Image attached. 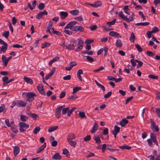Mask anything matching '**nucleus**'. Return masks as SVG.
Masks as SVG:
<instances>
[{"instance_id":"obj_1","label":"nucleus","mask_w":160,"mask_h":160,"mask_svg":"<svg viewBox=\"0 0 160 160\" xmlns=\"http://www.w3.org/2000/svg\"><path fill=\"white\" fill-rule=\"evenodd\" d=\"M22 96L24 98H27V101L29 102H32L34 99V97L36 96L35 93L33 92H24L23 93Z\"/></svg>"},{"instance_id":"obj_2","label":"nucleus","mask_w":160,"mask_h":160,"mask_svg":"<svg viewBox=\"0 0 160 160\" xmlns=\"http://www.w3.org/2000/svg\"><path fill=\"white\" fill-rule=\"evenodd\" d=\"M20 127L19 130L20 132H23L29 127V125L24 122H20L19 123Z\"/></svg>"},{"instance_id":"obj_3","label":"nucleus","mask_w":160,"mask_h":160,"mask_svg":"<svg viewBox=\"0 0 160 160\" xmlns=\"http://www.w3.org/2000/svg\"><path fill=\"white\" fill-rule=\"evenodd\" d=\"M64 106H62L57 108L55 111V115L57 118H59L61 116V112Z\"/></svg>"},{"instance_id":"obj_4","label":"nucleus","mask_w":160,"mask_h":160,"mask_svg":"<svg viewBox=\"0 0 160 160\" xmlns=\"http://www.w3.org/2000/svg\"><path fill=\"white\" fill-rule=\"evenodd\" d=\"M83 28L80 26H74L72 29V31H75V32H82L84 31Z\"/></svg>"},{"instance_id":"obj_5","label":"nucleus","mask_w":160,"mask_h":160,"mask_svg":"<svg viewBox=\"0 0 160 160\" xmlns=\"http://www.w3.org/2000/svg\"><path fill=\"white\" fill-rule=\"evenodd\" d=\"M17 106L19 107L25 106L27 103L22 100H16Z\"/></svg>"},{"instance_id":"obj_6","label":"nucleus","mask_w":160,"mask_h":160,"mask_svg":"<svg viewBox=\"0 0 160 160\" xmlns=\"http://www.w3.org/2000/svg\"><path fill=\"white\" fill-rule=\"evenodd\" d=\"M37 88L40 93L44 96L46 95L45 92L43 90V86L42 85L39 84L37 87Z\"/></svg>"},{"instance_id":"obj_7","label":"nucleus","mask_w":160,"mask_h":160,"mask_svg":"<svg viewBox=\"0 0 160 160\" xmlns=\"http://www.w3.org/2000/svg\"><path fill=\"white\" fill-rule=\"evenodd\" d=\"M47 12L45 10H44L43 12H40L38 13L36 16V18L37 19H40L44 15H47Z\"/></svg>"},{"instance_id":"obj_8","label":"nucleus","mask_w":160,"mask_h":160,"mask_svg":"<svg viewBox=\"0 0 160 160\" xmlns=\"http://www.w3.org/2000/svg\"><path fill=\"white\" fill-rule=\"evenodd\" d=\"M52 22L51 20L49 21L48 26L46 28V32L49 33L51 35H52L50 29L52 28Z\"/></svg>"},{"instance_id":"obj_9","label":"nucleus","mask_w":160,"mask_h":160,"mask_svg":"<svg viewBox=\"0 0 160 160\" xmlns=\"http://www.w3.org/2000/svg\"><path fill=\"white\" fill-rule=\"evenodd\" d=\"M83 41L82 40H79L78 41V48H77L75 51H79V49L81 50L83 48Z\"/></svg>"},{"instance_id":"obj_10","label":"nucleus","mask_w":160,"mask_h":160,"mask_svg":"<svg viewBox=\"0 0 160 160\" xmlns=\"http://www.w3.org/2000/svg\"><path fill=\"white\" fill-rule=\"evenodd\" d=\"M60 18L62 19H65L68 16V13L65 12L61 11L59 13Z\"/></svg>"},{"instance_id":"obj_11","label":"nucleus","mask_w":160,"mask_h":160,"mask_svg":"<svg viewBox=\"0 0 160 160\" xmlns=\"http://www.w3.org/2000/svg\"><path fill=\"white\" fill-rule=\"evenodd\" d=\"M109 35L112 37L116 38H121V36L117 32L114 31H111L109 32Z\"/></svg>"},{"instance_id":"obj_12","label":"nucleus","mask_w":160,"mask_h":160,"mask_svg":"<svg viewBox=\"0 0 160 160\" xmlns=\"http://www.w3.org/2000/svg\"><path fill=\"white\" fill-rule=\"evenodd\" d=\"M128 121L125 118H123L120 122L119 124L121 125V127H125L126 124L128 123Z\"/></svg>"},{"instance_id":"obj_13","label":"nucleus","mask_w":160,"mask_h":160,"mask_svg":"<svg viewBox=\"0 0 160 160\" xmlns=\"http://www.w3.org/2000/svg\"><path fill=\"white\" fill-rule=\"evenodd\" d=\"M75 137L74 134L73 133H69L67 136V141L72 140V139H75Z\"/></svg>"},{"instance_id":"obj_14","label":"nucleus","mask_w":160,"mask_h":160,"mask_svg":"<svg viewBox=\"0 0 160 160\" xmlns=\"http://www.w3.org/2000/svg\"><path fill=\"white\" fill-rule=\"evenodd\" d=\"M19 148L17 146H15L13 148V153L14 156L17 155L19 152Z\"/></svg>"},{"instance_id":"obj_15","label":"nucleus","mask_w":160,"mask_h":160,"mask_svg":"<svg viewBox=\"0 0 160 160\" xmlns=\"http://www.w3.org/2000/svg\"><path fill=\"white\" fill-rule=\"evenodd\" d=\"M2 60L4 65L6 66L8 62L6 57L4 55H2Z\"/></svg>"},{"instance_id":"obj_16","label":"nucleus","mask_w":160,"mask_h":160,"mask_svg":"<svg viewBox=\"0 0 160 160\" xmlns=\"http://www.w3.org/2000/svg\"><path fill=\"white\" fill-rule=\"evenodd\" d=\"M59 59V58L58 57H56L55 58H53L49 63V66H51L52 64L56 61H58Z\"/></svg>"},{"instance_id":"obj_17","label":"nucleus","mask_w":160,"mask_h":160,"mask_svg":"<svg viewBox=\"0 0 160 160\" xmlns=\"http://www.w3.org/2000/svg\"><path fill=\"white\" fill-rule=\"evenodd\" d=\"M123 12L128 15H130V9L128 8V5H125L124 7L123 8Z\"/></svg>"},{"instance_id":"obj_18","label":"nucleus","mask_w":160,"mask_h":160,"mask_svg":"<svg viewBox=\"0 0 160 160\" xmlns=\"http://www.w3.org/2000/svg\"><path fill=\"white\" fill-rule=\"evenodd\" d=\"M98 128V124L97 123H94L92 129L91 131V132L92 133H94L96 132Z\"/></svg>"},{"instance_id":"obj_19","label":"nucleus","mask_w":160,"mask_h":160,"mask_svg":"<svg viewBox=\"0 0 160 160\" xmlns=\"http://www.w3.org/2000/svg\"><path fill=\"white\" fill-rule=\"evenodd\" d=\"M52 158L54 159L60 160L61 158V156L60 155L59 153H55L52 157Z\"/></svg>"},{"instance_id":"obj_20","label":"nucleus","mask_w":160,"mask_h":160,"mask_svg":"<svg viewBox=\"0 0 160 160\" xmlns=\"http://www.w3.org/2000/svg\"><path fill=\"white\" fill-rule=\"evenodd\" d=\"M95 82L96 84L100 88H101L102 90L104 92L105 91V89L104 86L102 85V84L99 83L97 81L95 80Z\"/></svg>"},{"instance_id":"obj_21","label":"nucleus","mask_w":160,"mask_h":160,"mask_svg":"<svg viewBox=\"0 0 160 160\" xmlns=\"http://www.w3.org/2000/svg\"><path fill=\"white\" fill-rule=\"evenodd\" d=\"M119 148L122 149H127V150H130L131 148V146H129L127 145H124L122 146H120L119 147Z\"/></svg>"},{"instance_id":"obj_22","label":"nucleus","mask_w":160,"mask_h":160,"mask_svg":"<svg viewBox=\"0 0 160 160\" xmlns=\"http://www.w3.org/2000/svg\"><path fill=\"white\" fill-rule=\"evenodd\" d=\"M24 80L28 83H29L31 84L33 83V80L28 78L26 77H24L23 78Z\"/></svg>"},{"instance_id":"obj_23","label":"nucleus","mask_w":160,"mask_h":160,"mask_svg":"<svg viewBox=\"0 0 160 160\" xmlns=\"http://www.w3.org/2000/svg\"><path fill=\"white\" fill-rule=\"evenodd\" d=\"M90 5L94 7L97 8L101 6L102 5V3L100 1H98L95 2L93 4H91Z\"/></svg>"},{"instance_id":"obj_24","label":"nucleus","mask_w":160,"mask_h":160,"mask_svg":"<svg viewBox=\"0 0 160 160\" xmlns=\"http://www.w3.org/2000/svg\"><path fill=\"white\" fill-rule=\"evenodd\" d=\"M150 137L152 141L153 142H155L157 141L156 136L154 133H151L150 135Z\"/></svg>"},{"instance_id":"obj_25","label":"nucleus","mask_w":160,"mask_h":160,"mask_svg":"<svg viewBox=\"0 0 160 160\" xmlns=\"http://www.w3.org/2000/svg\"><path fill=\"white\" fill-rule=\"evenodd\" d=\"M116 45L117 47H122V41L119 39L117 40L116 42Z\"/></svg>"},{"instance_id":"obj_26","label":"nucleus","mask_w":160,"mask_h":160,"mask_svg":"<svg viewBox=\"0 0 160 160\" xmlns=\"http://www.w3.org/2000/svg\"><path fill=\"white\" fill-rule=\"evenodd\" d=\"M67 141L70 145L74 148L77 145V143L75 141H72V140H68Z\"/></svg>"},{"instance_id":"obj_27","label":"nucleus","mask_w":160,"mask_h":160,"mask_svg":"<svg viewBox=\"0 0 160 160\" xmlns=\"http://www.w3.org/2000/svg\"><path fill=\"white\" fill-rule=\"evenodd\" d=\"M69 13L73 15H77L79 13V11L77 9H75L70 11Z\"/></svg>"},{"instance_id":"obj_28","label":"nucleus","mask_w":160,"mask_h":160,"mask_svg":"<svg viewBox=\"0 0 160 160\" xmlns=\"http://www.w3.org/2000/svg\"><path fill=\"white\" fill-rule=\"evenodd\" d=\"M120 130V128L117 125H115L114 127V130L112 131V132L116 133H118L119 132Z\"/></svg>"},{"instance_id":"obj_29","label":"nucleus","mask_w":160,"mask_h":160,"mask_svg":"<svg viewBox=\"0 0 160 160\" xmlns=\"http://www.w3.org/2000/svg\"><path fill=\"white\" fill-rule=\"evenodd\" d=\"M9 32L8 31H5L3 32L2 36L6 38H7L9 36Z\"/></svg>"},{"instance_id":"obj_30","label":"nucleus","mask_w":160,"mask_h":160,"mask_svg":"<svg viewBox=\"0 0 160 160\" xmlns=\"http://www.w3.org/2000/svg\"><path fill=\"white\" fill-rule=\"evenodd\" d=\"M58 128V126H52L50 127L49 128L48 130V131L50 132H51L54 130H56Z\"/></svg>"},{"instance_id":"obj_31","label":"nucleus","mask_w":160,"mask_h":160,"mask_svg":"<svg viewBox=\"0 0 160 160\" xmlns=\"http://www.w3.org/2000/svg\"><path fill=\"white\" fill-rule=\"evenodd\" d=\"M135 39V36L133 32H132L131 35L130 37L129 38V40L132 42H134Z\"/></svg>"},{"instance_id":"obj_32","label":"nucleus","mask_w":160,"mask_h":160,"mask_svg":"<svg viewBox=\"0 0 160 160\" xmlns=\"http://www.w3.org/2000/svg\"><path fill=\"white\" fill-rule=\"evenodd\" d=\"M135 61L136 62H137L138 63V64L137 65V68H140L142 67V66L143 65V62H142L139 61L138 60V59H136L135 60Z\"/></svg>"},{"instance_id":"obj_33","label":"nucleus","mask_w":160,"mask_h":160,"mask_svg":"<svg viewBox=\"0 0 160 160\" xmlns=\"http://www.w3.org/2000/svg\"><path fill=\"white\" fill-rule=\"evenodd\" d=\"M94 140L99 145L101 143L100 138L99 137H95L94 138Z\"/></svg>"},{"instance_id":"obj_34","label":"nucleus","mask_w":160,"mask_h":160,"mask_svg":"<svg viewBox=\"0 0 160 160\" xmlns=\"http://www.w3.org/2000/svg\"><path fill=\"white\" fill-rule=\"evenodd\" d=\"M50 45L51 44L50 43L45 42L43 43L42 44L41 48H44L46 47H49Z\"/></svg>"},{"instance_id":"obj_35","label":"nucleus","mask_w":160,"mask_h":160,"mask_svg":"<svg viewBox=\"0 0 160 160\" xmlns=\"http://www.w3.org/2000/svg\"><path fill=\"white\" fill-rule=\"evenodd\" d=\"M40 129L41 128L39 127H36L34 128L33 132L34 134H36L40 131Z\"/></svg>"},{"instance_id":"obj_36","label":"nucleus","mask_w":160,"mask_h":160,"mask_svg":"<svg viewBox=\"0 0 160 160\" xmlns=\"http://www.w3.org/2000/svg\"><path fill=\"white\" fill-rule=\"evenodd\" d=\"M116 19H114L111 22H108L106 23V24L109 27L111 25H113L115 23Z\"/></svg>"},{"instance_id":"obj_37","label":"nucleus","mask_w":160,"mask_h":160,"mask_svg":"<svg viewBox=\"0 0 160 160\" xmlns=\"http://www.w3.org/2000/svg\"><path fill=\"white\" fill-rule=\"evenodd\" d=\"M20 119L23 122H25L28 119V117L26 116L23 115H20Z\"/></svg>"},{"instance_id":"obj_38","label":"nucleus","mask_w":160,"mask_h":160,"mask_svg":"<svg viewBox=\"0 0 160 160\" xmlns=\"http://www.w3.org/2000/svg\"><path fill=\"white\" fill-rule=\"evenodd\" d=\"M81 89V88L80 87H75L73 88V92L72 93L73 94H74L76 92L78 91L79 90Z\"/></svg>"},{"instance_id":"obj_39","label":"nucleus","mask_w":160,"mask_h":160,"mask_svg":"<svg viewBox=\"0 0 160 160\" xmlns=\"http://www.w3.org/2000/svg\"><path fill=\"white\" fill-rule=\"evenodd\" d=\"M149 24V22H140L136 24L137 25H142L143 26H147Z\"/></svg>"},{"instance_id":"obj_40","label":"nucleus","mask_w":160,"mask_h":160,"mask_svg":"<svg viewBox=\"0 0 160 160\" xmlns=\"http://www.w3.org/2000/svg\"><path fill=\"white\" fill-rule=\"evenodd\" d=\"M133 18L132 16H130L129 18H128L127 16L126 17L124 21L129 22L130 21H132L133 20Z\"/></svg>"},{"instance_id":"obj_41","label":"nucleus","mask_w":160,"mask_h":160,"mask_svg":"<svg viewBox=\"0 0 160 160\" xmlns=\"http://www.w3.org/2000/svg\"><path fill=\"white\" fill-rule=\"evenodd\" d=\"M85 57H86V58L88 62L90 63H92L93 62V59L91 57H90V56H85Z\"/></svg>"},{"instance_id":"obj_42","label":"nucleus","mask_w":160,"mask_h":160,"mask_svg":"<svg viewBox=\"0 0 160 160\" xmlns=\"http://www.w3.org/2000/svg\"><path fill=\"white\" fill-rule=\"evenodd\" d=\"M8 47V44H6L5 45H4L2 46V47L1 48V50L4 53L5 52L6 50L7 49Z\"/></svg>"},{"instance_id":"obj_43","label":"nucleus","mask_w":160,"mask_h":160,"mask_svg":"<svg viewBox=\"0 0 160 160\" xmlns=\"http://www.w3.org/2000/svg\"><path fill=\"white\" fill-rule=\"evenodd\" d=\"M75 108H73L71 109H69V110L68 111V113L67 115L68 117H70L71 116V114L72 113V112L75 110Z\"/></svg>"},{"instance_id":"obj_44","label":"nucleus","mask_w":160,"mask_h":160,"mask_svg":"<svg viewBox=\"0 0 160 160\" xmlns=\"http://www.w3.org/2000/svg\"><path fill=\"white\" fill-rule=\"evenodd\" d=\"M118 15L119 17L121 18L122 19L124 20L126 16H125L122 12L121 11L119 12Z\"/></svg>"},{"instance_id":"obj_45","label":"nucleus","mask_w":160,"mask_h":160,"mask_svg":"<svg viewBox=\"0 0 160 160\" xmlns=\"http://www.w3.org/2000/svg\"><path fill=\"white\" fill-rule=\"evenodd\" d=\"M135 47L137 48V50L140 52L142 51V48L138 44H135Z\"/></svg>"},{"instance_id":"obj_46","label":"nucleus","mask_w":160,"mask_h":160,"mask_svg":"<svg viewBox=\"0 0 160 160\" xmlns=\"http://www.w3.org/2000/svg\"><path fill=\"white\" fill-rule=\"evenodd\" d=\"M39 9L41 10L44 9L45 7V5L44 3H40L38 6Z\"/></svg>"},{"instance_id":"obj_47","label":"nucleus","mask_w":160,"mask_h":160,"mask_svg":"<svg viewBox=\"0 0 160 160\" xmlns=\"http://www.w3.org/2000/svg\"><path fill=\"white\" fill-rule=\"evenodd\" d=\"M79 116L81 118H86L85 113L83 112H79Z\"/></svg>"},{"instance_id":"obj_48","label":"nucleus","mask_w":160,"mask_h":160,"mask_svg":"<svg viewBox=\"0 0 160 160\" xmlns=\"http://www.w3.org/2000/svg\"><path fill=\"white\" fill-rule=\"evenodd\" d=\"M156 112L158 116L160 118V108H155Z\"/></svg>"},{"instance_id":"obj_49","label":"nucleus","mask_w":160,"mask_h":160,"mask_svg":"<svg viewBox=\"0 0 160 160\" xmlns=\"http://www.w3.org/2000/svg\"><path fill=\"white\" fill-rule=\"evenodd\" d=\"M146 53L148 56L152 57H153L154 55V54L153 53V52L149 51H147L146 52Z\"/></svg>"},{"instance_id":"obj_50","label":"nucleus","mask_w":160,"mask_h":160,"mask_svg":"<svg viewBox=\"0 0 160 160\" xmlns=\"http://www.w3.org/2000/svg\"><path fill=\"white\" fill-rule=\"evenodd\" d=\"M148 78H152L153 79H158V76H155L153 75L150 74L148 76Z\"/></svg>"},{"instance_id":"obj_51","label":"nucleus","mask_w":160,"mask_h":160,"mask_svg":"<svg viewBox=\"0 0 160 160\" xmlns=\"http://www.w3.org/2000/svg\"><path fill=\"white\" fill-rule=\"evenodd\" d=\"M159 31L158 29L156 27H154L152 28V30L151 31L152 32V33H156Z\"/></svg>"},{"instance_id":"obj_52","label":"nucleus","mask_w":160,"mask_h":160,"mask_svg":"<svg viewBox=\"0 0 160 160\" xmlns=\"http://www.w3.org/2000/svg\"><path fill=\"white\" fill-rule=\"evenodd\" d=\"M152 129L154 132H158L159 130V128L158 126L155 125L154 127L151 128Z\"/></svg>"},{"instance_id":"obj_53","label":"nucleus","mask_w":160,"mask_h":160,"mask_svg":"<svg viewBox=\"0 0 160 160\" xmlns=\"http://www.w3.org/2000/svg\"><path fill=\"white\" fill-rule=\"evenodd\" d=\"M71 76L70 75H68L63 78V79L65 80H68L71 79Z\"/></svg>"},{"instance_id":"obj_54","label":"nucleus","mask_w":160,"mask_h":160,"mask_svg":"<svg viewBox=\"0 0 160 160\" xmlns=\"http://www.w3.org/2000/svg\"><path fill=\"white\" fill-rule=\"evenodd\" d=\"M69 110V108H63L62 110V114L63 115L65 114L66 113L68 112Z\"/></svg>"},{"instance_id":"obj_55","label":"nucleus","mask_w":160,"mask_h":160,"mask_svg":"<svg viewBox=\"0 0 160 160\" xmlns=\"http://www.w3.org/2000/svg\"><path fill=\"white\" fill-rule=\"evenodd\" d=\"M91 137L90 135H88L84 138L83 140L84 141L86 142L88 141L89 140H90L91 139Z\"/></svg>"},{"instance_id":"obj_56","label":"nucleus","mask_w":160,"mask_h":160,"mask_svg":"<svg viewBox=\"0 0 160 160\" xmlns=\"http://www.w3.org/2000/svg\"><path fill=\"white\" fill-rule=\"evenodd\" d=\"M112 93V92L111 91L108 92L107 93L104 95V98H109L111 95Z\"/></svg>"},{"instance_id":"obj_57","label":"nucleus","mask_w":160,"mask_h":160,"mask_svg":"<svg viewBox=\"0 0 160 160\" xmlns=\"http://www.w3.org/2000/svg\"><path fill=\"white\" fill-rule=\"evenodd\" d=\"M147 142L148 143L149 146L150 147H152V142L151 139L150 138L148 139L147 140Z\"/></svg>"},{"instance_id":"obj_58","label":"nucleus","mask_w":160,"mask_h":160,"mask_svg":"<svg viewBox=\"0 0 160 160\" xmlns=\"http://www.w3.org/2000/svg\"><path fill=\"white\" fill-rule=\"evenodd\" d=\"M97 26L96 25H93L92 26H90L89 27V28L91 30L93 31L95 29H96L97 28Z\"/></svg>"},{"instance_id":"obj_59","label":"nucleus","mask_w":160,"mask_h":160,"mask_svg":"<svg viewBox=\"0 0 160 160\" xmlns=\"http://www.w3.org/2000/svg\"><path fill=\"white\" fill-rule=\"evenodd\" d=\"M74 19L78 21H82L83 18L82 16H80L79 17H76L74 18Z\"/></svg>"},{"instance_id":"obj_60","label":"nucleus","mask_w":160,"mask_h":160,"mask_svg":"<svg viewBox=\"0 0 160 160\" xmlns=\"http://www.w3.org/2000/svg\"><path fill=\"white\" fill-rule=\"evenodd\" d=\"M83 53L84 54H87L88 55H92L93 54V52L92 51H84L83 52Z\"/></svg>"},{"instance_id":"obj_61","label":"nucleus","mask_w":160,"mask_h":160,"mask_svg":"<svg viewBox=\"0 0 160 160\" xmlns=\"http://www.w3.org/2000/svg\"><path fill=\"white\" fill-rule=\"evenodd\" d=\"M69 23L70 24L71 26L72 27H74V26L77 24V23H78V22L76 21H73L70 22H69Z\"/></svg>"},{"instance_id":"obj_62","label":"nucleus","mask_w":160,"mask_h":160,"mask_svg":"<svg viewBox=\"0 0 160 160\" xmlns=\"http://www.w3.org/2000/svg\"><path fill=\"white\" fill-rule=\"evenodd\" d=\"M69 23L70 24L71 26L72 27H74V26L77 24V23H78V22L76 21H73L70 22H69Z\"/></svg>"},{"instance_id":"obj_63","label":"nucleus","mask_w":160,"mask_h":160,"mask_svg":"<svg viewBox=\"0 0 160 160\" xmlns=\"http://www.w3.org/2000/svg\"><path fill=\"white\" fill-rule=\"evenodd\" d=\"M150 121H151V128H152V127H154L155 125H156L155 122L152 119H150Z\"/></svg>"},{"instance_id":"obj_64","label":"nucleus","mask_w":160,"mask_h":160,"mask_svg":"<svg viewBox=\"0 0 160 160\" xmlns=\"http://www.w3.org/2000/svg\"><path fill=\"white\" fill-rule=\"evenodd\" d=\"M64 32L65 33L68 34L69 35H71L72 33V32L71 31L66 29L64 31Z\"/></svg>"}]
</instances>
